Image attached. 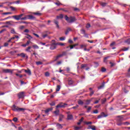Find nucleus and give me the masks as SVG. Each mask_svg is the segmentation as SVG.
<instances>
[{
  "label": "nucleus",
  "mask_w": 130,
  "mask_h": 130,
  "mask_svg": "<svg viewBox=\"0 0 130 130\" xmlns=\"http://www.w3.org/2000/svg\"><path fill=\"white\" fill-rule=\"evenodd\" d=\"M65 20L68 22V23H73V22H75L76 21V18L75 17H70L69 18L68 17V15L65 16Z\"/></svg>",
  "instance_id": "1"
},
{
  "label": "nucleus",
  "mask_w": 130,
  "mask_h": 130,
  "mask_svg": "<svg viewBox=\"0 0 130 130\" xmlns=\"http://www.w3.org/2000/svg\"><path fill=\"white\" fill-rule=\"evenodd\" d=\"M12 110H13V111H18V112L24 111V110H25V109L22 108H19L15 105H14L12 106Z\"/></svg>",
  "instance_id": "2"
},
{
  "label": "nucleus",
  "mask_w": 130,
  "mask_h": 130,
  "mask_svg": "<svg viewBox=\"0 0 130 130\" xmlns=\"http://www.w3.org/2000/svg\"><path fill=\"white\" fill-rule=\"evenodd\" d=\"M24 16V14H21L19 15H14L12 16V18H14L15 20H17V21H19V20H21L22 19V17Z\"/></svg>",
  "instance_id": "3"
},
{
  "label": "nucleus",
  "mask_w": 130,
  "mask_h": 130,
  "mask_svg": "<svg viewBox=\"0 0 130 130\" xmlns=\"http://www.w3.org/2000/svg\"><path fill=\"white\" fill-rule=\"evenodd\" d=\"M49 32L48 31H45L42 34V36L43 38V39H44V38H46L47 36H48V35L50 34Z\"/></svg>",
  "instance_id": "4"
},
{
  "label": "nucleus",
  "mask_w": 130,
  "mask_h": 130,
  "mask_svg": "<svg viewBox=\"0 0 130 130\" xmlns=\"http://www.w3.org/2000/svg\"><path fill=\"white\" fill-rule=\"evenodd\" d=\"M66 105H68L67 104H63L62 103H60L59 104L56 106V108H61L62 107H66Z\"/></svg>",
  "instance_id": "5"
},
{
  "label": "nucleus",
  "mask_w": 130,
  "mask_h": 130,
  "mask_svg": "<svg viewBox=\"0 0 130 130\" xmlns=\"http://www.w3.org/2000/svg\"><path fill=\"white\" fill-rule=\"evenodd\" d=\"M3 72L5 73H11V75L13 74V72L11 69H4L3 70Z\"/></svg>",
  "instance_id": "6"
},
{
  "label": "nucleus",
  "mask_w": 130,
  "mask_h": 130,
  "mask_svg": "<svg viewBox=\"0 0 130 130\" xmlns=\"http://www.w3.org/2000/svg\"><path fill=\"white\" fill-rule=\"evenodd\" d=\"M55 48H56V46L55 44H52L50 47V49H51V50H53V49H55Z\"/></svg>",
  "instance_id": "7"
},
{
  "label": "nucleus",
  "mask_w": 130,
  "mask_h": 130,
  "mask_svg": "<svg viewBox=\"0 0 130 130\" xmlns=\"http://www.w3.org/2000/svg\"><path fill=\"white\" fill-rule=\"evenodd\" d=\"M27 17L28 20H34L35 19V17L33 16V15H27Z\"/></svg>",
  "instance_id": "8"
},
{
  "label": "nucleus",
  "mask_w": 130,
  "mask_h": 130,
  "mask_svg": "<svg viewBox=\"0 0 130 130\" xmlns=\"http://www.w3.org/2000/svg\"><path fill=\"white\" fill-rule=\"evenodd\" d=\"M19 98H24V92H21L18 93Z\"/></svg>",
  "instance_id": "9"
},
{
  "label": "nucleus",
  "mask_w": 130,
  "mask_h": 130,
  "mask_svg": "<svg viewBox=\"0 0 130 130\" xmlns=\"http://www.w3.org/2000/svg\"><path fill=\"white\" fill-rule=\"evenodd\" d=\"M64 118V116L63 115H59V121H62V119Z\"/></svg>",
  "instance_id": "10"
},
{
  "label": "nucleus",
  "mask_w": 130,
  "mask_h": 130,
  "mask_svg": "<svg viewBox=\"0 0 130 130\" xmlns=\"http://www.w3.org/2000/svg\"><path fill=\"white\" fill-rule=\"evenodd\" d=\"M33 15H35L36 16H41L42 14L40 13L39 11H38L37 12L32 13Z\"/></svg>",
  "instance_id": "11"
},
{
  "label": "nucleus",
  "mask_w": 130,
  "mask_h": 130,
  "mask_svg": "<svg viewBox=\"0 0 130 130\" xmlns=\"http://www.w3.org/2000/svg\"><path fill=\"white\" fill-rule=\"evenodd\" d=\"M67 119L71 120V119H73V115L71 114H68L67 116Z\"/></svg>",
  "instance_id": "12"
},
{
  "label": "nucleus",
  "mask_w": 130,
  "mask_h": 130,
  "mask_svg": "<svg viewBox=\"0 0 130 130\" xmlns=\"http://www.w3.org/2000/svg\"><path fill=\"white\" fill-rule=\"evenodd\" d=\"M24 72L26 73V74H28V75H29V76H31V71L30 70H24Z\"/></svg>",
  "instance_id": "13"
},
{
  "label": "nucleus",
  "mask_w": 130,
  "mask_h": 130,
  "mask_svg": "<svg viewBox=\"0 0 130 130\" xmlns=\"http://www.w3.org/2000/svg\"><path fill=\"white\" fill-rule=\"evenodd\" d=\"M101 115H102V117H107L108 116V115L106 114L105 113L102 112L101 113Z\"/></svg>",
  "instance_id": "14"
},
{
  "label": "nucleus",
  "mask_w": 130,
  "mask_h": 130,
  "mask_svg": "<svg viewBox=\"0 0 130 130\" xmlns=\"http://www.w3.org/2000/svg\"><path fill=\"white\" fill-rule=\"evenodd\" d=\"M52 109H53L52 108L47 109V110H45V113L47 114L48 112H49V111H51Z\"/></svg>",
  "instance_id": "15"
},
{
  "label": "nucleus",
  "mask_w": 130,
  "mask_h": 130,
  "mask_svg": "<svg viewBox=\"0 0 130 130\" xmlns=\"http://www.w3.org/2000/svg\"><path fill=\"white\" fill-rule=\"evenodd\" d=\"M56 126H57V128H58V129L62 128V125L60 124H58V123L57 124Z\"/></svg>",
  "instance_id": "16"
},
{
  "label": "nucleus",
  "mask_w": 130,
  "mask_h": 130,
  "mask_svg": "<svg viewBox=\"0 0 130 130\" xmlns=\"http://www.w3.org/2000/svg\"><path fill=\"white\" fill-rule=\"evenodd\" d=\"M54 113L55 114L56 116L59 114V110H57L54 112Z\"/></svg>",
  "instance_id": "17"
},
{
  "label": "nucleus",
  "mask_w": 130,
  "mask_h": 130,
  "mask_svg": "<svg viewBox=\"0 0 130 130\" xmlns=\"http://www.w3.org/2000/svg\"><path fill=\"white\" fill-rule=\"evenodd\" d=\"M10 32L12 34H17V33H16V31L15 30V29L14 28H12Z\"/></svg>",
  "instance_id": "18"
},
{
  "label": "nucleus",
  "mask_w": 130,
  "mask_h": 130,
  "mask_svg": "<svg viewBox=\"0 0 130 130\" xmlns=\"http://www.w3.org/2000/svg\"><path fill=\"white\" fill-rule=\"evenodd\" d=\"M54 23L56 25L57 28H59V25H58V21L56 20L54 21Z\"/></svg>",
  "instance_id": "19"
},
{
  "label": "nucleus",
  "mask_w": 130,
  "mask_h": 130,
  "mask_svg": "<svg viewBox=\"0 0 130 130\" xmlns=\"http://www.w3.org/2000/svg\"><path fill=\"white\" fill-rule=\"evenodd\" d=\"M60 85H57V87H56V92H58V91H59V90H60Z\"/></svg>",
  "instance_id": "20"
},
{
  "label": "nucleus",
  "mask_w": 130,
  "mask_h": 130,
  "mask_svg": "<svg viewBox=\"0 0 130 130\" xmlns=\"http://www.w3.org/2000/svg\"><path fill=\"white\" fill-rule=\"evenodd\" d=\"M32 47L35 49H39V47L38 46H37V45H32Z\"/></svg>",
  "instance_id": "21"
},
{
  "label": "nucleus",
  "mask_w": 130,
  "mask_h": 130,
  "mask_svg": "<svg viewBox=\"0 0 130 130\" xmlns=\"http://www.w3.org/2000/svg\"><path fill=\"white\" fill-rule=\"evenodd\" d=\"M109 56H107V57H105L104 58V62H105V63H107V59H108V58H109Z\"/></svg>",
  "instance_id": "22"
},
{
  "label": "nucleus",
  "mask_w": 130,
  "mask_h": 130,
  "mask_svg": "<svg viewBox=\"0 0 130 130\" xmlns=\"http://www.w3.org/2000/svg\"><path fill=\"white\" fill-rule=\"evenodd\" d=\"M68 84L69 85H73V84H74V81L72 80H69Z\"/></svg>",
  "instance_id": "23"
},
{
  "label": "nucleus",
  "mask_w": 130,
  "mask_h": 130,
  "mask_svg": "<svg viewBox=\"0 0 130 130\" xmlns=\"http://www.w3.org/2000/svg\"><path fill=\"white\" fill-rule=\"evenodd\" d=\"M31 47H28L27 49H25V51H27V52H31V51H30V49H31Z\"/></svg>",
  "instance_id": "24"
},
{
  "label": "nucleus",
  "mask_w": 130,
  "mask_h": 130,
  "mask_svg": "<svg viewBox=\"0 0 130 130\" xmlns=\"http://www.w3.org/2000/svg\"><path fill=\"white\" fill-rule=\"evenodd\" d=\"M26 35H27V37H26V38H27V39H32V38H33V37H31L30 36V35L29 34H26Z\"/></svg>",
  "instance_id": "25"
},
{
  "label": "nucleus",
  "mask_w": 130,
  "mask_h": 130,
  "mask_svg": "<svg viewBox=\"0 0 130 130\" xmlns=\"http://www.w3.org/2000/svg\"><path fill=\"white\" fill-rule=\"evenodd\" d=\"M63 18V15L62 14H60V15L57 16V19H62Z\"/></svg>",
  "instance_id": "26"
},
{
  "label": "nucleus",
  "mask_w": 130,
  "mask_h": 130,
  "mask_svg": "<svg viewBox=\"0 0 130 130\" xmlns=\"http://www.w3.org/2000/svg\"><path fill=\"white\" fill-rule=\"evenodd\" d=\"M6 24H8V25H11V24H14V21H7L6 22Z\"/></svg>",
  "instance_id": "27"
},
{
  "label": "nucleus",
  "mask_w": 130,
  "mask_h": 130,
  "mask_svg": "<svg viewBox=\"0 0 130 130\" xmlns=\"http://www.w3.org/2000/svg\"><path fill=\"white\" fill-rule=\"evenodd\" d=\"M124 42L127 44H130V39H127L126 41H124Z\"/></svg>",
  "instance_id": "28"
},
{
  "label": "nucleus",
  "mask_w": 130,
  "mask_h": 130,
  "mask_svg": "<svg viewBox=\"0 0 130 130\" xmlns=\"http://www.w3.org/2000/svg\"><path fill=\"white\" fill-rule=\"evenodd\" d=\"M106 5H107V3H101V5L102 6V7H106Z\"/></svg>",
  "instance_id": "29"
},
{
  "label": "nucleus",
  "mask_w": 130,
  "mask_h": 130,
  "mask_svg": "<svg viewBox=\"0 0 130 130\" xmlns=\"http://www.w3.org/2000/svg\"><path fill=\"white\" fill-rule=\"evenodd\" d=\"M59 40H60V41H64V40H66V37H60L59 38Z\"/></svg>",
  "instance_id": "30"
},
{
  "label": "nucleus",
  "mask_w": 130,
  "mask_h": 130,
  "mask_svg": "<svg viewBox=\"0 0 130 130\" xmlns=\"http://www.w3.org/2000/svg\"><path fill=\"white\" fill-rule=\"evenodd\" d=\"M27 19H28V17H27V16H25L24 17L21 18V21H25V20H27Z\"/></svg>",
  "instance_id": "31"
},
{
  "label": "nucleus",
  "mask_w": 130,
  "mask_h": 130,
  "mask_svg": "<svg viewBox=\"0 0 130 130\" xmlns=\"http://www.w3.org/2000/svg\"><path fill=\"white\" fill-rule=\"evenodd\" d=\"M78 104H79V105H83L84 104V102L81 100H79L78 101Z\"/></svg>",
  "instance_id": "32"
},
{
  "label": "nucleus",
  "mask_w": 130,
  "mask_h": 130,
  "mask_svg": "<svg viewBox=\"0 0 130 130\" xmlns=\"http://www.w3.org/2000/svg\"><path fill=\"white\" fill-rule=\"evenodd\" d=\"M85 68H87V64H83L81 65V69H85Z\"/></svg>",
  "instance_id": "33"
},
{
  "label": "nucleus",
  "mask_w": 130,
  "mask_h": 130,
  "mask_svg": "<svg viewBox=\"0 0 130 130\" xmlns=\"http://www.w3.org/2000/svg\"><path fill=\"white\" fill-rule=\"evenodd\" d=\"M45 77H49V76H50V74L49 72H47L45 73Z\"/></svg>",
  "instance_id": "34"
},
{
  "label": "nucleus",
  "mask_w": 130,
  "mask_h": 130,
  "mask_svg": "<svg viewBox=\"0 0 130 130\" xmlns=\"http://www.w3.org/2000/svg\"><path fill=\"white\" fill-rule=\"evenodd\" d=\"M101 72H102V73H104V72H106V69H105V68H104V67H102V70H101Z\"/></svg>",
  "instance_id": "35"
},
{
  "label": "nucleus",
  "mask_w": 130,
  "mask_h": 130,
  "mask_svg": "<svg viewBox=\"0 0 130 130\" xmlns=\"http://www.w3.org/2000/svg\"><path fill=\"white\" fill-rule=\"evenodd\" d=\"M2 15H12V13L11 12H5V13H3L2 14Z\"/></svg>",
  "instance_id": "36"
},
{
  "label": "nucleus",
  "mask_w": 130,
  "mask_h": 130,
  "mask_svg": "<svg viewBox=\"0 0 130 130\" xmlns=\"http://www.w3.org/2000/svg\"><path fill=\"white\" fill-rule=\"evenodd\" d=\"M55 5H56V6H60L61 5V3H60V2L58 1L57 2L54 3Z\"/></svg>",
  "instance_id": "37"
},
{
  "label": "nucleus",
  "mask_w": 130,
  "mask_h": 130,
  "mask_svg": "<svg viewBox=\"0 0 130 130\" xmlns=\"http://www.w3.org/2000/svg\"><path fill=\"white\" fill-rule=\"evenodd\" d=\"M20 56H21V57H26V55L24 53H21L20 54Z\"/></svg>",
  "instance_id": "38"
},
{
  "label": "nucleus",
  "mask_w": 130,
  "mask_h": 130,
  "mask_svg": "<svg viewBox=\"0 0 130 130\" xmlns=\"http://www.w3.org/2000/svg\"><path fill=\"white\" fill-rule=\"evenodd\" d=\"M68 42L70 44H73V43H74V42L71 39H69Z\"/></svg>",
  "instance_id": "39"
},
{
  "label": "nucleus",
  "mask_w": 130,
  "mask_h": 130,
  "mask_svg": "<svg viewBox=\"0 0 130 130\" xmlns=\"http://www.w3.org/2000/svg\"><path fill=\"white\" fill-rule=\"evenodd\" d=\"M61 56H62V54H60V55H59L57 56L56 57V59L55 60H56L58 59V58L59 57H61Z\"/></svg>",
  "instance_id": "40"
},
{
  "label": "nucleus",
  "mask_w": 130,
  "mask_h": 130,
  "mask_svg": "<svg viewBox=\"0 0 130 130\" xmlns=\"http://www.w3.org/2000/svg\"><path fill=\"white\" fill-rule=\"evenodd\" d=\"M106 102V99H104L102 100V104H104Z\"/></svg>",
  "instance_id": "41"
},
{
  "label": "nucleus",
  "mask_w": 130,
  "mask_h": 130,
  "mask_svg": "<svg viewBox=\"0 0 130 130\" xmlns=\"http://www.w3.org/2000/svg\"><path fill=\"white\" fill-rule=\"evenodd\" d=\"M103 88H104V84L99 87V89H103Z\"/></svg>",
  "instance_id": "42"
},
{
  "label": "nucleus",
  "mask_w": 130,
  "mask_h": 130,
  "mask_svg": "<svg viewBox=\"0 0 130 130\" xmlns=\"http://www.w3.org/2000/svg\"><path fill=\"white\" fill-rule=\"evenodd\" d=\"M36 64H37V66H39L40 64H42V62L41 61L36 62Z\"/></svg>",
  "instance_id": "43"
},
{
  "label": "nucleus",
  "mask_w": 130,
  "mask_h": 130,
  "mask_svg": "<svg viewBox=\"0 0 130 130\" xmlns=\"http://www.w3.org/2000/svg\"><path fill=\"white\" fill-rule=\"evenodd\" d=\"M90 102H91V101H90V100H87V101H86L85 104H86V105H88V104H89V103H90Z\"/></svg>",
  "instance_id": "44"
},
{
  "label": "nucleus",
  "mask_w": 130,
  "mask_h": 130,
  "mask_svg": "<svg viewBox=\"0 0 130 130\" xmlns=\"http://www.w3.org/2000/svg\"><path fill=\"white\" fill-rule=\"evenodd\" d=\"M122 50H123V51H127V50H128V48H123Z\"/></svg>",
  "instance_id": "45"
},
{
  "label": "nucleus",
  "mask_w": 130,
  "mask_h": 130,
  "mask_svg": "<svg viewBox=\"0 0 130 130\" xmlns=\"http://www.w3.org/2000/svg\"><path fill=\"white\" fill-rule=\"evenodd\" d=\"M57 45H60V46H64V45L65 44H64V43H58Z\"/></svg>",
  "instance_id": "46"
},
{
  "label": "nucleus",
  "mask_w": 130,
  "mask_h": 130,
  "mask_svg": "<svg viewBox=\"0 0 130 130\" xmlns=\"http://www.w3.org/2000/svg\"><path fill=\"white\" fill-rule=\"evenodd\" d=\"M110 64H111V68H112V67H114V65L115 64L114 63H113L112 62H110Z\"/></svg>",
  "instance_id": "47"
},
{
  "label": "nucleus",
  "mask_w": 130,
  "mask_h": 130,
  "mask_svg": "<svg viewBox=\"0 0 130 130\" xmlns=\"http://www.w3.org/2000/svg\"><path fill=\"white\" fill-rule=\"evenodd\" d=\"M50 105H51V106H54V105H55V103H54V102H52L50 104Z\"/></svg>",
  "instance_id": "48"
},
{
  "label": "nucleus",
  "mask_w": 130,
  "mask_h": 130,
  "mask_svg": "<svg viewBox=\"0 0 130 130\" xmlns=\"http://www.w3.org/2000/svg\"><path fill=\"white\" fill-rule=\"evenodd\" d=\"M13 121H14L15 122H17V121H18V118L17 117L14 118Z\"/></svg>",
  "instance_id": "49"
},
{
  "label": "nucleus",
  "mask_w": 130,
  "mask_h": 130,
  "mask_svg": "<svg viewBox=\"0 0 130 130\" xmlns=\"http://www.w3.org/2000/svg\"><path fill=\"white\" fill-rule=\"evenodd\" d=\"M91 109H92V107H89L88 108V109H87V112H90V110H91Z\"/></svg>",
  "instance_id": "50"
},
{
  "label": "nucleus",
  "mask_w": 130,
  "mask_h": 130,
  "mask_svg": "<svg viewBox=\"0 0 130 130\" xmlns=\"http://www.w3.org/2000/svg\"><path fill=\"white\" fill-rule=\"evenodd\" d=\"M10 9L12 10V11H16V8L15 7H11Z\"/></svg>",
  "instance_id": "51"
},
{
  "label": "nucleus",
  "mask_w": 130,
  "mask_h": 130,
  "mask_svg": "<svg viewBox=\"0 0 130 130\" xmlns=\"http://www.w3.org/2000/svg\"><path fill=\"white\" fill-rule=\"evenodd\" d=\"M80 128H81V127L78 126H75L74 128L75 130H79Z\"/></svg>",
  "instance_id": "52"
},
{
  "label": "nucleus",
  "mask_w": 130,
  "mask_h": 130,
  "mask_svg": "<svg viewBox=\"0 0 130 130\" xmlns=\"http://www.w3.org/2000/svg\"><path fill=\"white\" fill-rule=\"evenodd\" d=\"M29 31H30V30H29V29H26L24 31V32L25 33H29Z\"/></svg>",
  "instance_id": "53"
},
{
  "label": "nucleus",
  "mask_w": 130,
  "mask_h": 130,
  "mask_svg": "<svg viewBox=\"0 0 130 130\" xmlns=\"http://www.w3.org/2000/svg\"><path fill=\"white\" fill-rule=\"evenodd\" d=\"M91 27V25L89 23H88L86 26V28H90Z\"/></svg>",
  "instance_id": "54"
},
{
  "label": "nucleus",
  "mask_w": 130,
  "mask_h": 130,
  "mask_svg": "<svg viewBox=\"0 0 130 130\" xmlns=\"http://www.w3.org/2000/svg\"><path fill=\"white\" fill-rule=\"evenodd\" d=\"M8 45H9V43H5L4 46L5 47H7V46H8Z\"/></svg>",
  "instance_id": "55"
},
{
  "label": "nucleus",
  "mask_w": 130,
  "mask_h": 130,
  "mask_svg": "<svg viewBox=\"0 0 130 130\" xmlns=\"http://www.w3.org/2000/svg\"><path fill=\"white\" fill-rule=\"evenodd\" d=\"M79 107V105H77L76 106L72 107V109H76V108H78Z\"/></svg>",
  "instance_id": "56"
},
{
  "label": "nucleus",
  "mask_w": 130,
  "mask_h": 130,
  "mask_svg": "<svg viewBox=\"0 0 130 130\" xmlns=\"http://www.w3.org/2000/svg\"><path fill=\"white\" fill-rule=\"evenodd\" d=\"M93 94H94V91L93 90H91L90 91V93L89 94L90 96H92V95H93Z\"/></svg>",
  "instance_id": "57"
},
{
  "label": "nucleus",
  "mask_w": 130,
  "mask_h": 130,
  "mask_svg": "<svg viewBox=\"0 0 130 130\" xmlns=\"http://www.w3.org/2000/svg\"><path fill=\"white\" fill-rule=\"evenodd\" d=\"M103 118V117H102V116L101 114L100 115H99V116H98V119H100V118Z\"/></svg>",
  "instance_id": "58"
},
{
  "label": "nucleus",
  "mask_w": 130,
  "mask_h": 130,
  "mask_svg": "<svg viewBox=\"0 0 130 130\" xmlns=\"http://www.w3.org/2000/svg\"><path fill=\"white\" fill-rule=\"evenodd\" d=\"M34 35H35V36L37 37V38H39V35H38V34L34 33Z\"/></svg>",
  "instance_id": "59"
},
{
  "label": "nucleus",
  "mask_w": 130,
  "mask_h": 130,
  "mask_svg": "<svg viewBox=\"0 0 130 130\" xmlns=\"http://www.w3.org/2000/svg\"><path fill=\"white\" fill-rule=\"evenodd\" d=\"M86 124H92V122H85Z\"/></svg>",
  "instance_id": "60"
},
{
  "label": "nucleus",
  "mask_w": 130,
  "mask_h": 130,
  "mask_svg": "<svg viewBox=\"0 0 130 130\" xmlns=\"http://www.w3.org/2000/svg\"><path fill=\"white\" fill-rule=\"evenodd\" d=\"M115 44V42H113L110 44V46H113Z\"/></svg>",
  "instance_id": "61"
},
{
  "label": "nucleus",
  "mask_w": 130,
  "mask_h": 130,
  "mask_svg": "<svg viewBox=\"0 0 130 130\" xmlns=\"http://www.w3.org/2000/svg\"><path fill=\"white\" fill-rule=\"evenodd\" d=\"M81 32L82 34H85V30L84 29H82L81 30Z\"/></svg>",
  "instance_id": "62"
},
{
  "label": "nucleus",
  "mask_w": 130,
  "mask_h": 130,
  "mask_svg": "<svg viewBox=\"0 0 130 130\" xmlns=\"http://www.w3.org/2000/svg\"><path fill=\"white\" fill-rule=\"evenodd\" d=\"M91 129L96 130V128L95 127V126H92V127H91Z\"/></svg>",
  "instance_id": "63"
},
{
  "label": "nucleus",
  "mask_w": 130,
  "mask_h": 130,
  "mask_svg": "<svg viewBox=\"0 0 130 130\" xmlns=\"http://www.w3.org/2000/svg\"><path fill=\"white\" fill-rule=\"evenodd\" d=\"M93 113L97 114V113H98V110H94V111L93 112Z\"/></svg>",
  "instance_id": "64"
}]
</instances>
